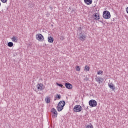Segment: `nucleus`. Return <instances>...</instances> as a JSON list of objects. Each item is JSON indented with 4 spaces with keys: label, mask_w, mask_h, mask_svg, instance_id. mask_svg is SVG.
<instances>
[{
    "label": "nucleus",
    "mask_w": 128,
    "mask_h": 128,
    "mask_svg": "<svg viewBox=\"0 0 128 128\" xmlns=\"http://www.w3.org/2000/svg\"><path fill=\"white\" fill-rule=\"evenodd\" d=\"M84 2L88 6L92 4V0H84Z\"/></svg>",
    "instance_id": "obj_10"
},
{
    "label": "nucleus",
    "mask_w": 128,
    "mask_h": 128,
    "mask_svg": "<svg viewBox=\"0 0 128 128\" xmlns=\"http://www.w3.org/2000/svg\"><path fill=\"white\" fill-rule=\"evenodd\" d=\"M98 13H94V14H92V18H96V16H98Z\"/></svg>",
    "instance_id": "obj_20"
},
{
    "label": "nucleus",
    "mask_w": 128,
    "mask_h": 128,
    "mask_svg": "<svg viewBox=\"0 0 128 128\" xmlns=\"http://www.w3.org/2000/svg\"><path fill=\"white\" fill-rule=\"evenodd\" d=\"M102 80H104V79L100 76L97 78V82H98V84H100V82H102Z\"/></svg>",
    "instance_id": "obj_13"
},
{
    "label": "nucleus",
    "mask_w": 128,
    "mask_h": 128,
    "mask_svg": "<svg viewBox=\"0 0 128 128\" xmlns=\"http://www.w3.org/2000/svg\"><path fill=\"white\" fill-rule=\"evenodd\" d=\"M87 108L88 109V107H87Z\"/></svg>",
    "instance_id": "obj_29"
},
{
    "label": "nucleus",
    "mask_w": 128,
    "mask_h": 128,
    "mask_svg": "<svg viewBox=\"0 0 128 128\" xmlns=\"http://www.w3.org/2000/svg\"><path fill=\"white\" fill-rule=\"evenodd\" d=\"M84 70H86V72H90V66H85Z\"/></svg>",
    "instance_id": "obj_16"
},
{
    "label": "nucleus",
    "mask_w": 128,
    "mask_h": 128,
    "mask_svg": "<svg viewBox=\"0 0 128 128\" xmlns=\"http://www.w3.org/2000/svg\"><path fill=\"white\" fill-rule=\"evenodd\" d=\"M65 86L66 88H68V90H72V85L70 82L65 83Z\"/></svg>",
    "instance_id": "obj_9"
},
{
    "label": "nucleus",
    "mask_w": 128,
    "mask_h": 128,
    "mask_svg": "<svg viewBox=\"0 0 128 128\" xmlns=\"http://www.w3.org/2000/svg\"><path fill=\"white\" fill-rule=\"evenodd\" d=\"M56 98H57V100H60V98H62V96H60V94H56Z\"/></svg>",
    "instance_id": "obj_18"
},
{
    "label": "nucleus",
    "mask_w": 128,
    "mask_h": 128,
    "mask_svg": "<svg viewBox=\"0 0 128 128\" xmlns=\"http://www.w3.org/2000/svg\"><path fill=\"white\" fill-rule=\"evenodd\" d=\"M12 42H18V38L16 36H13L12 38Z\"/></svg>",
    "instance_id": "obj_14"
},
{
    "label": "nucleus",
    "mask_w": 128,
    "mask_h": 128,
    "mask_svg": "<svg viewBox=\"0 0 128 128\" xmlns=\"http://www.w3.org/2000/svg\"><path fill=\"white\" fill-rule=\"evenodd\" d=\"M36 39L39 42H44V36L40 34H36Z\"/></svg>",
    "instance_id": "obj_5"
},
{
    "label": "nucleus",
    "mask_w": 128,
    "mask_h": 128,
    "mask_svg": "<svg viewBox=\"0 0 128 128\" xmlns=\"http://www.w3.org/2000/svg\"><path fill=\"white\" fill-rule=\"evenodd\" d=\"M73 110L75 112H80L82 110V108L80 105H76L74 106Z\"/></svg>",
    "instance_id": "obj_3"
},
{
    "label": "nucleus",
    "mask_w": 128,
    "mask_h": 128,
    "mask_svg": "<svg viewBox=\"0 0 128 128\" xmlns=\"http://www.w3.org/2000/svg\"><path fill=\"white\" fill-rule=\"evenodd\" d=\"M48 42H50V43L54 42V38L52 36H48Z\"/></svg>",
    "instance_id": "obj_12"
},
{
    "label": "nucleus",
    "mask_w": 128,
    "mask_h": 128,
    "mask_svg": "<svg viewBox=\"0 0 128 128\" xmlns=\"http://www.w3.org/2000/svg\"><path fill=\"white\" fill-rule=\"evenodd\" d=\"M56 84L58 86H60V88H64V85L62 84H60L58 83H56Z\"/></svg>",
    "instance_id": "obj_17"
},
{
    "label": "nucleus",
    "mask_w": 128,
    "mask_h": 128,
    "mask_svg": "<svg viewBox=\"0 0 128 128\" xmlns=\"http://www.w3.org/2000/svg\"><path fill=\"white\" fill-rule=\"evenodd\" d=\"M86 128H94V127L92 124H90V125H88Z\"/></svg>",
    "instance_id": "obj_23"
},
{
    "label": "nucleus",
    "mask_w": 128,
    "mask_h": 128,
    "mask_svg": "<svg viewBox=\"0 0 128 128\" xmlns=\"http://www.w3.org/2000/svg\"><path fill=\"white\" fill-rule=\"evenodd\" d=\"M60 40H64V36H61L60 37Z\"/></svg>",
    "instance_id": "obj_24"
},
{
    "label": "nucleus",
    "mask_w": 128,
    "mask_h": 128,
    "mask_svg": "<svg viewBox=\"0 0 128 128\" xmlns=\"http://www.w3.org/2000/svg\"><path fill=\"white\" fill-rule=\"evenodd\" d=\"M46 101L47 104H50V98H46Z\"/></svg>",
    "instance_id": "obj_21"
},
{
    "label": "nucleus",
    "mask_w": 128,
    "mask_h": 128,
    "mask_svg": "<svg viewBox=\"0 0 128 128\" xmlns=\"http://www.w3.org/2000/svg\"><path fill=\"white\" fill-rule=\"evenodd\" d=\"M0 6H1V4H0Z\"/></svg>",
    "instance_id": "obj_28"
},
{
    "label": "nucleus",
    "mask_w": 128,
    "mask_h": 128,
    "mask_svg": "<svg viewBox=\"0 0 128 128\" xmlns=\"http://www.w3.org/2000/svg\"><path fill=\"white\" fill-rule=\"evenodd\" d=\"M102 72H102V70L98 71V74H102Z\"/></svg>",
    "instance_id": "obj_25"
},
{
    "label": "nucleus",
    "mask_w": 128,
    "mask_h": 128,
    "mask_svg": "<svg viewBox=\"0 0 128 128\" xmlns=\"http://www.w3.org/2000/svg\"><path fill=\"white\" fill-rule=\"evenodd\" d=\"M8 46H9V48H12V46H14V43H12V42H8Z\"/></svg>",
    "instance_id": "obj_15"
},
{
    "label": "nucleus",
    "mask_w": 128,
    "mask_h": 128,
    "mask_svg": "<svg viewBox=\"0 0 128 128\" xmlns=\"http://www.w3.org/2000/svg\"><path fill=\"white\" fill-rule=\"evenodd\" d=\"M36 88L38 90H44V86L42 84H37Z\"/></svg>",
    "instance_id": "obj_7"
},
{
    "label": "nucleus",
    "mask_w": 128,
    "mask_h": 128,
    "mask_svg": "<svg viewBox=\"0 0 128 128\" xmlns=\"http://www.w3.org/2000/svg\"><path fill=\"white\" fill-rule=\"evenodd\" d=\"M103 18L106 20L110 18V12L108 10H105L103 12Z\"/></svg>",
    "instance_id": "obj_4"
},
{
    "label": "nucleus",
    "mask_w": 128,
    "mask_h": 128,
    "mask_svg": "<svg viewBox=\"0 0 128 128\" xmlns=\"http://www.w3.org/2000/svg\"><path fill=\"white\" fill-rule=\"evenodd\" d=\"M51 112L54 114V116H52L54 118H58V111L54 108H52L51 110Z\"/></svg>",
    "instance_id": "obj_8"
},
{
    "label": "nucleus",
    "mask_w": 128,
    "mask_h": 128,
    "mask_svg": "<svg viewBox=\"0 0 128 128\" xmlns=\"http://www.w3.org/2000/svg\"><path fill=\"white\" fill-rule=\"evenodd\" d=\"M1 2H3L4 4H6V2H8V0H0Z\"/></svg>",
    "instance_id": "obj_26"
},
{
    "label": "nucleus",
    "mask_w": 128,
    "mask_h": 128,
    "mask_svg": "<svg viewBox=\"0 0 128 128\" xmlns=\"http://www.w3.org/2000/svg\"><path fill=\"white\" fill-rule=\"evenodd\" d=\"M108 86L110 90H116V88L114 86V84L112 83L108 84Z\"/></svg>",
    "instance_id": "obj_11"
},
{
    "label": "nucleus",
    "mask_w": 128,
    "mask_h": 128,
    "mask_svg": "<svg viewBox=\"0 0 128 128\" xmlns=\"http://www.w3.org/2000/svg\"><path fill=\"white\" fill-rule=\"evenodd\" d=\"M77 32L79 34V40L82 42L86 40V34H84V33L82 34V27L78 28Z\"/></svg>",
    "instance_id": "obj_1"
},
{
    "label": "nucleus",
    "mask_w": 128,
    "mask_h": 128,
    "mask_svg": "<svg viewBox=\"0 0 128 128\" xmlns=\"http://www.w3.org/2000/svg\"><path fill=\"white\" fill-rule=\"evenodd\" d=\"M89 106L92 108H94L98 106V102L94 100H91L89 101Z\"/></svg>",
    "instance_id": "obj_6"
},
{
    "label": "nucleus",
    "mask_w": 128,
    "mask_h": 128,
    "mask_svg": "<svg viewBox=\"0 0 128 128\" xmlns=\"http://www.w3.org/2000/svg\"><path fill=\"white\" fill-rule=\"evenodd\" d=\"M76 72H80V66H76Z\"/></svg>",
    "instance_id": "obj_22"
},
{
    "label": "nucleus",
    "mask_w": 128,
    "mask_h": 128,
    "mask_svg": "<svg viewBox=\"0 0 128 128\" xmlns=\"http://www.w3.org/2000/svg\"><path fill=\"white\" fill-rule=\"evenodd\" d=\"M54 100H56V99L55 98V99Z\"/></svg>",
    "instance_id": "obj_27"
},
{
    "label": "nucleus",
    "mask_w": 128,
    "mask_h": 128,
    "mask_svg": "<svg viewBox=\"0 0 128 128\" xmlns=\"http://www.w3.org/2000/svg\"><path fill=\"white\" fill-rule=\"evenodd\" d=\"M100 19V15H98V16L94 18V20H98Z\"/></svg>",
    "instance_id": "obj_19"
},
{
    "label": "nucleus",
    "mask_w": 128,
    "mask_h": 128,
    "mask_svg": "<svg viewBox=\"0 0 128 128\" xmlns=\"http://www.w3.org/2000/svg\"><path fill=\"white\" fill-rule=\"evenodd\" d=\"M66 106V102L64 100L60 101L57 106L58 112H62L64 110V106Z\"/></svg>",
    "instance_id": "obj_2"
}]
</instances>
